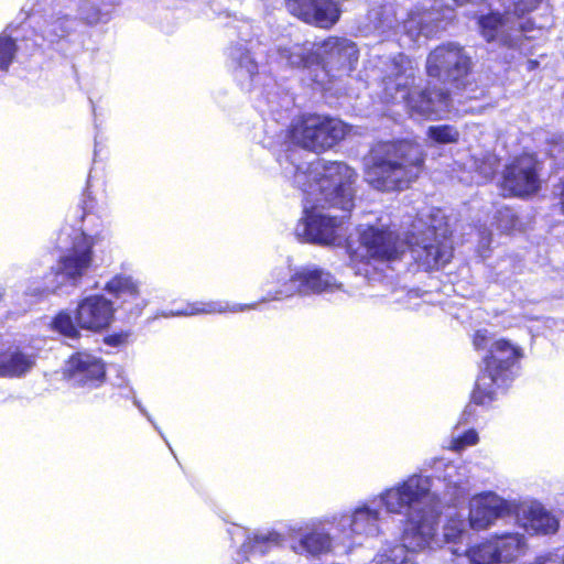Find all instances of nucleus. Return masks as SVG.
Instances as JSON below:
<instances>
[{
	"mask_svg": "<svg viewBox=\"0 0 564 564\" xmlns=\"http://www.w3.org/2000/svg\"><path fill=\"white\" fill-rule=\"evenodd\" d=\"M474 167L479 175L478 182H487L492 178L498 167L497 156L491 153H484L474 158Z\"/></svg>",
	"mask_w": 564,
	"mask_h": 564,
	"instance_id": "obj_35",
	"label": "nucleus"
},
{
	"mask_svg": "<svg viewBox=\"0 0 564 564\" xmlns=\"http://www.w3.org/2000/svg\"><path fill=\"white\" fill-rule=\"evenodd\" d=\"M523 354L520 347L506 339L496 340L484 358V367L477 378L471 400L488 405L513 380Z\"/></svg>",
	"mask_w": 564,
	"mask_h": 564,
	"instance_id": "obj_6",
	"label": "nucleus"
},
{
	"mask_svg": "<svg viewBox=\"0 0 564 564\" xmlns=\"http://www.w3.org/2000/svg\"><path fill=\"white\" fill-rule=\"evenodd\" d=\"M113 302L102 294H90L77 303L74 316L66 310L56 313L51 327L54 332L70 339H79L80 330L101 333L115 318Z\"/></svg>",
	"mask_w": 564,
	"mask_h": 564,
	"instance_id": "obj_8",
	"label": "nucleus"
},
{
	"mask_svg": "<svg viewBox=\"0 0 564 564\" xmlns=\"http://www.w3.org/2000/svg\"><path fill=\"white\" fill-rule=\"evenodd\" d=\"M427 138L436 144L456 143L459 140V131L452 124H437L429 127Z\"/></svg>",
	"mask_w": 564,
	"mask_h": 564,
	"instance_id": "obj_34",
	"label": "nucleus"
},
{
	"mask_svg": "<svg viewBox=\"0 0 564 564\" xmlns=\"http://www.w3.org/2000/svg\"><path fill=\"white\" fill-rule=\"evenodd\" d=\"M476 403L468 404L464 409L460 420L458 421V425L455 427L453 433V440L451 448L459 452L466 448L467 446H471L478 443V433L475 429L470 427L463 432L459 431V425L469 424L470 420L476 415Z\"/></svg>",
	"mask_w": 564,
	"mask_h": 564,
	"instance_id": "obj_29",
	"label": "nucleus"
},
{
	"mask_svg": "<svg viewBox=\"0 0 564 564\" xmlns=\"http://www.w3.org/2000/svg\"><path fill=\"white\" fill-rule=\"evenodd\" d=\"M499 216L502 218H506V223L502 221L501 218H499V228L503 231H509L512 229L516 225V218L511 209L503 208L498 212Z\"/></svg>",
	"mask_w": 564,
	"mask_h": 564,
	"instance_id": "obj_41",
	"label": "nucleus"
},
{
	"mask_svg": "<svg viewBox=\"0 0 564 564\" xmlns=\"http://www.w3.org/2000/svg\"><path fill=\"white\" fill-rule=\"evenodd\" d=\"M466 532V521L463 518H451L443 528L447 542H456Z\"/></svg>",
	"mask_w": 564,
	"mask_h": 564,
	"instance_id": "obj_38",
	"label": "nucleus"
},
{
	"mask_svg": "<svg viewBox=\"0 0 564 564\" xmlns=\"http://www.w3.org/2000/svg\"><path fill=\"white\" fill-rule=\"evenodd\" d=\"M514 519L531 535L554 534L560 528L558 519L538 502H518V511L514 514Z\"/></svg>",
	"mask_w": 564,
	"mask_h": 564,
	"instance_id": "obj_20",
	"label": "nucleus"
},
{
	"mask_svg": "<svg viewBox=\"0 0 564 564\" xmlns=\"http://www.w3.org/2000/svg\"><path fill=\"white\" fill-rule=\"evenodd\" d=\"M423 162L417 143L408 139L390 142V192L408 188L421 173Z\"/></svg>",
	"mask_w": 564,
	"mask_h": 564,
	"instance_id": "obj_13",
	"label": "nucleus"
},
{
	"mask_svg": "<svg viewBox=\"0 0 564 564\" xmlns=\"http://www.w3.org/2000/svg\"><path fill=\"white\" fill-rule=\"evenodd\" d=\"M518 501L509 500L495 491L474 495L469 500L468 523L474 530H487L500 520L514 518Z\"/></svg>",
	"mask_w": 564,
	"mask_h": 564,
	"instance_id": "obj_14",
	"label": "nucleus"
},
{
	"mask_svg": "<svg viewBox=\"0 0 564 564\" xmlns=\"http://www.w3.org/2000/svg\"><path fill=\"white\" fill-rule=\"evenodd\" d=\"M417 64L404 54H399L390 61V83L393 80L397 95L404 101V107L411 116L427 119H442L453 110V100L447 89L426 87L414 89Z\"/></svg>",
	"mask_w": 564,
	"mask_h": 564,
	"instance_id": "obj_5",
	"label": "nucleus"
},
{
	"mask_svg": "<svg viewBox=\"0 0 564 564\" xmlns=\"http://www.w3.org/2000/svg\"><path fill=\"white\" fill-rule=\"evenodd\" d=\"M498 562L509 563L524 554L527 540L519 532H506L490 538Z\"/></svg>",
	"mask_w": 564,
	"mask_h": 564,
	"instance_id": "obj_26",
	"label": "nucleus"
},
{
	"mask_svg": "<svg viewBox=\"0 0 564 564\" xmlns=\"http://www.w3.org/2000/svg\"><path fill=\"white\" fill-rule=\"evenodd\" d=\"M319 48L324 50V72L328 80L340 75H349L356 69L359 48L354 41L329 35L321 42Z\"/></svg>",
	"mask_w": 564,
	"mask_h": 564,
	"instance_id": "obj_17",
	"label": "nucleus"
},
{
	"mask_svg": "<svg viewBox=\"0 0 564 564\" xmlns=\"http://www.w3.org/2000/svg\"><path fill=\"white\" fill-rule=\"evenodd\" d=\"M437 467H444L443 481L445 482V495L456 506L464 501L470 491V470L464 464L436 462Z\"/></svg>",
	"mask_w": 564,
	"mask_h": 564,
	"instance_id": "obj_23",
	"label": "nucleus"
},
{
	"mask_svg": "<svg viewBox=\"0 0 564 564\" xmlns=\"http://www.w3.org/2000/svg\"><path fill=\"white\" fill-rule=\"evenodd\" d=\"M346 133L347 126L343 121L325 115L305 112L291 122L288 138L292 144L318 154L338 144Z\"/></svg>",
	"mask_w": 564,
	"mask_h": 564,
	"instance_id": "obj_9",
	"label": "nucleus"
},
{
	"mask_svg": "<svg viewBox=\"0 0 564 564\" xmlns=\"http://www.w3.org/2000/svg\"><path fill=\"white\" fill-rule=\"evenodd\" d=\"M348 267L368 281H381L388 267V230L373 225L358 227L345 240Z\"/></svg>",
	"mask_w": 564,
	"mask_h": 564,
	"instance_id": "obj_7",
	"label": "nucleus"
},
{
	"mask_svg": "<svg viewBox=\"0 0 564 564\" xmlns=\"http://www.w3.org/2000/svg\"><path fill=\"white\" fill-rule=\"evenodd\" d=\"M104 290L130 315H140L147 305L141 292V282L131 274L120 272L112 275Z\"/></svg>",
	"mask_w": 564,
	"mask_h": 564,
	"instance_id": "obj_18",
	"label": "nucleus"
},
{
	"mask_svg": "<svg viewBox=\"0 0 564 564\" xmlns=\"http://www.w3.org/2000/svg\"><path fill=\"white\" fill-rule=\"evenodd\" d=\"M542 0H507L503 13L491 12L478 20L480 33L486 42L522 55L533 53L532 41L544 25L534 28L523 15L533 11Z\"/></svg>",
	"mask_w": 564,
	"mask_h": 564,
	"instance_id": "obj_4",
	"label": "nucleus"
},
{
	"mask_svg": "<svg viewBox=\"0 0 564 564\" xmlns=\"http://www.w3.org/2000/svg\"><path fill=\"white\" fill-rule=\"evenodd\" d=\"M348 520V533L350 539L355 535L372 532L379 521V512L368 507L357 508Z\"/></svg>",
	"mask_w": 564,
	"mask_h": 564,
	"instance_id": "obj_31",
	"label": "nucleus"
},
{
	"mask_svg": "<svg viewBox=\"0 0 564 564\" xmlns=\"http://www.w3.org/2000/svg\"><path fill=\"white\" fill-rule=\"evenodd\" d=\"M470 564L499 563L494 545L489 540L465 551Z\"/></svg>",
	"mask_w": 564,
	"mask_h": 564,
	"instance_id": "obj_33",
	"label": "nucleus"
},
{
	"mask_svg": "<svg viewBox=\"0 0 564 564\" xmlns=\"http://www.w3.org/2000/svg\"><path fill=\"white\" fill-rule=\"evenodd\" d=\"M93 257V243L83 235L78 245H73L69 252L59 258V268L54 272L64 275L72 285H77L90 268Z\"/></svg>",
	"mask_w": 564,
	"mask_h": 564,
	"instance_id": "obj_22",
	"label": "nucleus"
},
{
	"mask_svg": "<svg viewBox=\"0 0 564 564\" xmlns=\"http://www.w3.org/2000/svg\"><path fill=\"white\" fill-rule=\"evenodd\" d=\"M425 67L429 77L460 89L468 82L473 62L464 46L448 42L430 52Z\"/></svg>",
	"mask_w": 564,
	"mask_h": 564,
	"instance_id": "obj_11",
	"label": "nucleus"
},
{
	"mask_svg": "<svg viewBox=\"0 0 564 564\" xmlns=\"http://www.w3.org/2000/svg\"><path fill=\"white\" fill-rule=\"evenodd\" d=\"M562 561H563V563H564V554L562 555Z\"/></svg>",
	"mask_w": 564,
	"mask_h": 564,
	"instance_id": "obj_44",
	"label": "nucleus"
},
{
	"mask_svg": "<svg viewBox=\"0 0 564 564\" xmlns=\"http://www.w3.org/2000/svg\"><path fill=\"white\" fill-rule=\"evenodd\" d=\"M541 165L535 155L524 153L513 158L501 173L500 187L506 196L525 197L541 188Z\"/></svg>",
	"mask_w": 564,
	"mask_h": 564,
	"instance_id": "obj_12",
	"label": "nucleus"
},
{
	"mask_svg": "<svg viewBox=\"0 0 564 564\" xmlns=\"http://www.w3.org/2000/svg\"><path fill=\"white\" fill-rule=\"evenodd\" d=\"M314 180L321 197L316 198L315 207L322 209L338 208L350 212L354 207L352 182L355 173L345 163L318 160L313 169Z\"/></svg>",
	"mask_w": 564,
	"mask_h": 564,
	"instance_id": "obj_10",
	"label": "nucleus"
},
{
	"mask_svg": "<svg viewBox=\"0 0 564 564\" xmlns=\"http://www.w3.org/2000/svg\"><path fill=\"white\" fill-rule=\"evenodd\" d=\"M324 50L319 48V51H308L303 53L300 57L299 65L303 67H319L324 70Z\"/></svg>",
	"mask_w": 564,
	"mask_h": 564,
	"instance_id": "obj_39",
	"label": "nucleus"
},
{
	"mask_svg": "<svg viewBox=\"0 0 564 564\" xmlns=\"http://www.w3.org/2000/svg\"><path fill=\"white\" fill-rule=\"evenodd\" d=\"M432 479L429 476L412 475L395 488H390V512L404 513L406 525L403 531V546L390 547V564H414L409 554L424 549L435 536L441 517V501L431 491Z\"/></svg>",
	"mask_w": 564,
	"mask_h": 564,
	"instance_id": "obj_1",
	"label": "nucleus"
},
{
	"mask_svg": "<svg viewBox=\"0 0 564 564\" xmlns=\"http://www.w3.org/2000/svg\"><path fill=\"white\" fill-rule=\"evenodd\" d=\"M129 332H118L108 334L104 337V343L111 347H119L127 344Z\"/></svg>",
	"mask_w": 564,
	"mask_h": 564,
	"instance_id": "obj_40",
	"label": "nucleus"
},
{
	"mask_svg": "<svg viewBox=\"0 0 564 564\" xmlns=\"http://www.w3.org/2000/svg\"><path fill=\"white\" fill-rule=\"evenodd\" d=\"M409 226L395 238L390 230V261L406 250L426 271L445 265L453 256L445 214L435 207H424L415 216L408 214Z\"/></svg>",
	"mask_w": 564,
	"mask_h": 564,
	"instance_id": "obj_2",
	"label": "nucleus"
},
{
	"mask_svg": "<svg viewBox=\"0 0 564 564\" xmlns=\"http://www.w3.org/2000/svg\"><path fill=\"white\" fill-rule=\"evenodd\" d=\"M440 8L441 6L435 2L431 7L425 4L416 7L409 13L403 22V31L410 41L416 42L421 35L426 39L433 37L445 28Z\"/></svg>",
	"mask_w": 564,
	"mask_h": 564,
	"instance_id": "obj_21",
	"label": "nucleus"
},
{
	"mask_svg": "<svg viewBox=\"0 0 564 564\" xmlns=\"http://www.w3.org/2000/svg\"><path fill=\"white\" fill-rule=\"evenodd\" d=\"M535 564H543V560H542V557H539V558L535 561Z\"/></svg>",
	"mask_w": 564,
	"mask_h": 564,
	"instance_id": "obj_43",
	"label": "nucleus"
},
{
	"mask_svg": "<svg viewBox=\"0 0 564 564\" xmlns=\"http://www.w3.org/2000/svg\"><path fill=\"white\" fill-rule=\"evenodd\" d=\"M252 307L248 304H229L221 302H203L195 301L189 302L186 306L177 312L178 315L192 316V315H209V314H223L227 312H240Z\"/></svg>",
	"mask_w": 564,
	"mask_h": 564,
	"instance_id": "obj_30",
	"label": "nucleus"
},
{
	"mask_svg": "<svg viewBox=\"0 0 564 564\" xmlns=\"http://www.w3.org/2000/svg\"><path fill=\"white\" fill-rule=\"evenodd\" d=\"M63 378L76 388L97 389L107 380V365L87 351H75L66 360Z\"/></svg>",
	"mask_w": 564,
	"mask_h": 564,
	"instance_id": "obj_16",
	"label": "nucleus"
},
{
	"mask_svg": "<svg viewBox=\"0 0 564 564\" xmlns=\"http://www.w3.org/2000/svg\"><path fill=\"white\" fill-rule=\"evenodd\" d=\"M395 90V85L393 80L390 83V90ZM390 98L393 99V102H402L404 105V101L401 99L400 95H397V91H394V95L392 96V93H389Z\"/></svg>",
	"mask_w": 564,
	"mask_h": 564,
	"instance_id": "obj_42",
	"label": "nucleus"
},
{
	"mask_svg": "<svg viewBox=\"0 0 564 564\" xmlns=\"http://www.w3.org/2000/svg\"><path fill=\"white\" fill-rule=\"evenodd\" d=\"M366 180L376 188L383 189L388 181V150L384 145L372 148L365 158Z\"/></svg>",
	"mask_w": 564,
	"mask_h": 564,
	"instance_id": "obj_27",
	"label": "nucleus"
},
{
	"mask_svg": "<svg viewBox=\"0 0 564 564\" xmlns=\"http://www.w3.org/2000/svg\"><path fill=\"white\" fill-rule=\"evenodd\" d=\"M542 0H507L503 13L491 12L478 20L480 33L486 42L522 55L533 53L532 41L544 25L534 28L523 15L533 11Z\"/></svg>",
	"mask_w": 564,
	"mask_h": 564,
	"instance_id": "obj_3",
	"label": "nucleus"
},
{
	"mask_svg": "<svg viewBox=\"0 0 564 564\" xmlns=\"http://www.w3.org/2000/svg\"><path fill=\"white\" fill-rule=\"evenodd\" d=\"M35 356L19 347L0 350V378H21L35 366Z\"/></svg>",
	"mask_w": 564,
	"mask_h": 564,
	"instance_id": "obj_24",
	"label": "nucleus"
},
{
	"mask_svg": "<svg viewBox=\"0 0 564 564\" xmlns=\"http://www.w3.org/2000/svg\"><path fill=\"white\" fill-rule=\"evenodd\" d=\"M69 21L70 18L66 14L50 20L47 23L45 39L51 44H57L61 41L66 40L72 33Z\"/></svg>",
	"mask_w": 564,
	"mask_h": 564,
	"instance_id": "obj_32",
	"label": "nucleus"
},
{
	"mask_svg": "<svg viewBox=\"0 0 564 564\" xmlns=\"http://www.w3.org/2000/svg\"><path fill=\"white\" fill-rule=\"evenodd\" d=\"M288 13L302 23L322 30H332L343 14L339 0H284Z\"/></svg>",
	"mask_w": 564,
	"mask_h": 564,
	"instance_id": "obj_15",
	"label": "nucleus"
},
{
	"mask_svg": "<svg viewBox=\"0 0 564 564\" xmlns=\"http://www.w3.org/2000/svg\"><path fill=\"white\" fill-rule=\"evenodd\" d=\"M18 53L17 41L10 35L0 34V70L7 72Z\"/></svg>",
	"mask_w": 564,
	"mask_h": 564,
	"instance_id": "obj_36",
	"label": "nucleus"
},
{
	"mask_svg": "<svg viewBox=\"0 0 564 564\" xmlns=\"http://www.w3.org/2000/svg\"><path fill=\"white\" fill-rule=\"evenodd\" d=\"M333 549L332 535L323 529L312 528L304 532L293 545V551L297 554H306L313 557L327 554Z\"/></svg>",
	"mask_w": 564,
	"mask_h": 564,
	"instance_id": "obj_25",
	"label": "nucleus"
},
{
	"mask_svg": "<svg viewBox=\"0 0 564 564\" xmlns=\"http://www.w3.org/2000/svg\"><path fill=\"white\" fill-rule=\"evenodd\" d=\"M282 542V535L280 533H270L268 535H254L249 541V551L251 553L264 554L272 546H278Z\"/></svg>",
	"mask_w": 564,
	"mask_h": 564,
	"instance_id": "obj_37",
	"label": "nucleus"
},
{
	"mask_svg": "<svg viewBox=\"0 0 564 564\" xmlns=\"http://www.w3.org/2000/svg\"><path fill=\"white\" fill-rule=\"evenodd\" d=\"M313 206L312 210H305L301 219L303 226L302 236L305 241L321 246H333L339 239V228L341 220L335 216H325L316 213Z\"/></svg>",
	"mask_w": 564,
	"mask_h": 564,
	"instance_id": "obj_19",
	"label": "nucleus"
},
{
	"mask_svg": "<svg viewBox=\"0 0 564 564\" xmlns=\"http://www.w3.org/2000/svg\"><path fill=\"white\" fill-rule=\"evenodd\" d=\"M290 282L294 290L303 295L322 293L329 288L327 276L318 269L297 271L290 278Z\"/></svg>",
	"mask_w": 564,
	"mask_h": 564,
	"instance_id": "obj_28",
	"label": "nucleus"
}]
</instances>
